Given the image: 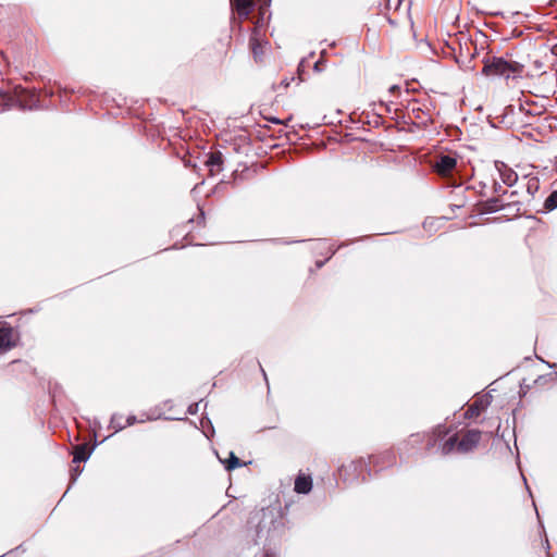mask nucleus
Segmentation results:
<instances>
[{"label": "nucleus", "instance_id": "1", "mask_svg": "<svg viewBox=\"0 0 557 557\" xmlns=\"http://www.w3.org/2000/svg\"><path fill=\"white\" fill-rule=\"evenodd\" d=\"M447 434L448 429L446 426L438 425L435 428L431 434L424 436L426 438V449L431 450L438 445L442 455H448L453 451L466 454L473 450L481 440L479 430L467 431L461 440L458 438L457 434H453L445 440Z\"/></svg>", "mask_w": 557, "mask_h": 557}, {"label": "nucleus", "instance_id": "2", "mask_svg": "<svg viewBox=\"0 0 557 557\" xmlns=\"http://www.w3.org/2000/svg\"><path fill=\"white\" fill-rule=\"evenodd\" d=\"M523 65L503 57H490L484 60L482 73L486 76H503L505 78L521 76Z\"/></svg>", "mask_w": 557, "mask_h": 557}, {"label": "nucleus", "instance_id": "3", "mask_svg": "<svg viewBox=\"0 0 557 557\" xmlns=\"http://www.w3.org/2000/svg\"><path fill=\"white\" fill-rule=\"evenodd\" d=\"M35 102V95L21 86H16L13 94L0 92V112L12 108L21 110L33 109Z\"/></svg>", "mask_w": 557, "mask_h": 557}, {"label": "nucleus", "instance_id": "4", "mask_svg": "<svg viewBox=\"0 0 557 557\" xmlns=\"http://www.w3.org/2000/svg\"><path fill=\"white\" fill-rule=\"evenodd\" d=\"M457 160L448 154L441 156L434 164L437 174L442 176L449 175L456 168Z\"/></svg>", "mask_w": 557, "mask_h": 557}, {"label": "nucleus", "instance_id": "5", "mask_svg": "<svg viewBox=\"0 0 557 557\" xmlns=\"http://www.w3.org/2000/svg\"><path fill=\"white\" fill-rule=\"evenodd\" d=\"M14 346L13 329L9 324L0 322V352H4Z\"/></svg>", "mask_w": 557, "mask_h": 557}, {"label": "nucleus", "instance_id": "6", "mask_svg": "<svg viewBox=\"0 0 557 557\" xmlns=\"http://www.w3.org/2000/svg\"><path fill=\"white\" fill-rule=\"evenodd\" d=\"M495 166H496L497 171L499 172L502 182L505 185L511 187L517 183L518 174L511 168H509L504 162H496Z\"/></svg>", "mask_w": 557, "mask_h": 557}, {"label": "nucleus", "instance_id": "7", "mask_svg": "<svg viewBox=\"0 0 557 557\" xmlns=\"http://www.w3.org/2000/svg\"><path fill=\"white\" fill-rule=\"evenodd\" d=\"M490 405V400L486 396L480 397L474 400L473 404L469 406L466 411L467 418H475L479 417L480 413Z\"/></svg>", "mask_w": 557, "mask_h": 557}, {"label": "nucleus", "instance_id": "8", "mask_svg": "<svg viewBox=\"0 0 557 557\" xmlns=\"http://www.w3.org/2000/svg\"><path fill=\"white\" fill-rule=\"evenodd\" d=\"M231 2L242 17H248L255 5L253 0H231Z\"/></svg>", "mask_w": 557, "mask_h": 557}, {"label": "nucleus", "instance_id": "9", "mask_svg": "<svg viewBox=\"0 0 557 557\" xmlns=\"http://www.w3.org/2000/svg\"><path fill=\"white\" fill-rule=\"evenodd\" d=\"M312 488V480L309 475L300 474L295 480V492L298 494H308Z\"/></svg>", "mask_w": 557, "mask_h": 557}, {"label": "nucleus", "instance_id": "10", "mask_svg": "<svg viewBox=\"0 0 557 557\" xmlns=\"http://www.w3.org/2000/svg\"><path fill=\"white\" fill-rule=\"evenodd\" d=\"M92 448H89L87 444L77 445L73 451V462L86 461L91 455Z\"/></svg>", "mask_w": 557, "mask_h": 557}, {"label": "nucleus", "instance_id": "11", "mask_svg": "<svg viewBox=\"0 0 557 557\" xmlns=\"http://www.w3.org/2000/svg\"><path fill=\"white\" fill-rule=\"evenodd\" d=\"M223 156L221 152H212L210 153L206 164L210 168V171H220L222 169Z\"/></svg>", "mask_w": 557, "mask_h": 557}, {"label": "nucleus", "instance_id": "12", "mask_svg": "<svg viewBox=\"0 0 557 557\" xmlns=\"http://www.w3.org/2000/svg\"><path fill=\"white\" fill-rule=\"evenodd\" d=\"M527 178V193L533 197L540 189V180L536 176L525 175Z\"/></svg>", "mask_w": 557, "mask_h": 557}, {"label": "nucleus", "instance_id": "13", "mask_svg": "<svg viewBox=\"0 0 557 557\" xmlns=\"http://www.w3.org/2000/svg\"><path fill=\"white\" fill-rule=\"evenodd\" d=\"M485 209L490 212H496L505 209V205L499 198H492L485 202Z\"/></svg>", "mask_w": 557, "mask_h": 557}, {"label": "nucleus", "instance_id": "14", "mask_svg": "<svg viewBox=\"0 0 557 557\" xmlns=\"http://www.w3.org/2000/svg\"><path fill=\"white\" fill-rule=\"evenodd\" d=\"M123 420V416L120 414V413H114L112 417H111V420H110V425L109 428L110 429H113L114 430V433L115 432H119L121 430H123L125 428V424L122 422Z\"/></svg>", "mask_w": 557, "mask_h": 557}, {"label": "nucleus", "instance_id": "15", "mask_svg": "<svg viewBox=\"0 0 557 557\" xmlns=\"http://www.w3.org/2000/svg\"><path fill=\"white\" fill-rule=\"evenodd\" d=\"M224 463L225 469L228 471L244 466L240 459L233 451L230 453V458L226 461H224Z\"/></svg>", "mask_w": 557, "mask_h": 557}, {"label": "nucleus", "instance_id": "16", "mask_svg": "<svg viewBox=\"0 0 557 557\" xmlns=\"http://www.w3.org/2000/svg\"><path fill=\"white\" fill-rule=\"evenodd\" d=\"M544 208L552 211L557 208V190L553 191L544 201Z\"/></svg>", "mask_w": 557, "mask_h": 557}, {"label": "nucleus", "instance_id": "17", "mask_svg": "<svg viewBox=\"0 0 557 557\" xmlns=\"http://www.w3.org/2000/svg\"><path fill=\"white\" fill-rule=\"evenodd\" d=\"M250 46H251V50H252L255 59H259L262 55L263 50H262L261 44L258 41V39L256 37H252L250 39Z\"/></svg>", "mask_w": 557, "mask_h": 557}, {"label": "nucleus", "instance_id": "18", "mask_svg": "<svg viewBox=\"0 0 557 557\" xmlns=\"http://www.w3.org/2000/svg\"><path fill=\"white\" fill-rule=\"evenodd\" d=\"M417 104H418L417 102H413V103L411 104V109H410V110H411V113L413 114V116H414L416 119H423V116H422V115H425V113H424V111H423L420 107H418Z\"/></svg>", "mask_w": 557, "mask_h": 557}, {"label": "nucleus", "instance_id": "19", "mask_svg": "<svg viewBox=\"0 0 557 557\" xmlns=\"http://www.w3.org/2000/svg\"><path fill=\"white\" fill-rule=\"evenodd\" d=\"M324 54H325V51L323 50L321 52V58L314 63L313 69L315 72H322L324 70V63H323Z\"/></svg>", "mask_w": 557, "mask_h": 557}, {"label": "nucleus", "instance_id": "20", "mask_svg": "<svg viewBox=\"0 0 557 557\" xmlns=\"http://www.w3.org/2000/svg\"><path fill=\"white\" fill-rule=\"evenodd\" d=\"M358 467L363 468V467H367V465L364 463V461H363V460H359V461H357V462H351L347 468H346V467H345V468H343V469L341 470V473H342L343 471H346L348 468H354V470H357V468H358Z\"/></svg>", "mask_w": 557, "mask_h": 557}, {"label": "nucleus", "instance_id": "21", "mask_svg": "<svg viewBox=\"0 0 557 557\" xmlns=\"http://www.w3.org/2000/svg\"><path fill=\"white\" fill-rule=\"evenodd\" d=\"M145 420L144 419H140V420H137L136 416H128L127 419H126V425H133L135 424L136 422H144Z\"/></svg>", "mask_w": 557, "mask_h": 557}, {"label": "nucleus", "instance_id": "22", "mask_svg": "<svg viewBox=\"0 0 557 557\" xmlns=\"http://www.w3.org/2000/svg\"><path fill=\"white\" fill-rule=\"evenodd\" d=\"M82 470L79 469V467H75L71 470V479H72V482L76 481L77 476L81 474Z\"/></svg>", "mask_w": 557, "mask_h": 557}, {"label": "nucleus", "instance_id": "23", "mask_svg": "<svg viewBox=\"0 0 557 557\" xmlns=\"http://www.w3.org/2000/svg\"><path fill=\"white\" fill-rule=\"evenodd\" d=\"M199 410V403H195V404H191L189 407H188V413L190 414H195L197 413Z\"/></svg>", "mask_w": 557, "mask_h": 557}, {"label": "nucleus", "instance_id": "24", "mask_svg": "<svg viewBox=\"0 0 557 557\" xmlns=\"http://www.w3.org/2000/svg\"><path fill=\"white\" fill-rule=\"evenodd\" d=\"M399 90H400V88H399V86H398V85H393V86H391V87H389V89H388V91H389L391 94H394V92L399 91Z\"/></svg>", "mask_w": 557, "mask_h": 557}, {"label": "nucleus", "instance_id": "25", "mask_svg": "<svg viewBox=\"0 0 557 557\" xmlns=\"http://www.w3.org/2000/svg\"><path fill=\"white\" fill-rule=\"evenodd\" d=\"M419 438H420V435H419V434H417V435H411L410 441H411V442H417Z\"/></svg>", "mask_w": 557, "mask_h": 557}, {"label": "nucleus", "instance_id": "26", "mask_svg": "<svg viewBox=\"0 0 557 557\" xmlns=\"http://www.w3.org/2000/svg\"><path fill=\"white\" fill-rule=\"evenodd\" d=\"M260 1H261L262 5L268 7V5H270L272 0H260Z\"/></svg>", "mask_w": 557, "mask_h": 557}, {"label": "nucleus", "instance_id": "27", "mask_svg": "<svg viewBox=\"0 0 557 557\" xmlns=\"http://www.w3.org/2000/svg\"><path fill=\"white\" fill-rule=\"evenodd\" d=\"M494 189H495L496 193H498L502 189V186L496 183L494 185Z\"/></svg>", "mask_w": 557, "mask_h": 557}, {"label": "nucleus", "instance_id": "28", "mask_svg": "<svg viewBox=\"0 0 557 557\" xmlns=\"http://www.w3.org/2000/svg\"><path fill=\"white\" fill-rule=\"evenodd\" d=\"M318 245L324 248L326 246V242H319Z\"/></svg>", "mask_w": 557, "mask_h": 557}, {"label": "nucleus", "instance_id": "29", "mask_svg": "<svg viewBox=\"0 0 557 557\" xmlns=\"http://www.w3.org/2000/svg\"><path fill=\"white\" fill-rule=\"evenodd\" d=\"M323 264H324V261H318V262H317V265H318L319 268H321Z\"/></svg>", "mask_w": 557, "mask_h": 557}, {"label": "nucleus", "instance_id": "30", "mask_svg": "<svg viewBox=\"0 0 557 557\" xmlns=\"http://www.w3.org/2000/svg\"><path fill=\"white\" fill-rule=\"evenodd\" d=\"M264 557H273V555L271 553H269V552H265L264 553Z\"/></svg>", "mask_w": 557, "mask_h": 557}, {"label": "nucleus", "instance_id": "31", "mask_svg": "<svg viewBox=\"0 0 557 557\" xmlns=\"http://www.w3.org/2000/svg\"><path fill=\"white\" fill-rule=\"evenodd\" d=\"M329 249L331 250V256H333L335 253V250L332 249L330 246H329Z\"/></svg>", "mask_w": 557, "mask_h": 557}, {"label": "nucleus", "instance_id": "32", "mask_svg": "<svg viewBox=\"0 0 557 557\" xmlns=\"http://www.w3.org/2000/svg\"><path fill=\"white\" fill-rule=\"evenodd\" d=\"M261 371H262V374H263L264 379L267 380L265 371L262 368H261Z\"/></svg>", "mask_w": 557, "mask_h": 557}, {"label": "nucleus", "instance_id": "33", "mask_svg": "<svg viewBox=\"0 0 557 557\" xmlns=\"http://www.w3.org/2000/svg\"><path fill=\"white\" fill-rule=\"evenodd\" d=\"M426 121H430V116H428L425 120H423L422 122L425 123Z\"/></svg>", "mask_w": 557, "mask_h": 557}, {"label": "nucleus", "instance_id": "34", "mask_svg": "<svg viewBox=\"0 0 557 557\" xmlns=\"http://www.w3.org/2000/svg\"><path fill=\"white\" fill-rule=\"evenodd\" d=\"M516 195V191H511L510 193V197L515 196Z\"/></svg>", "mask_w": 557, "mask_h": 557}]
</instances>
